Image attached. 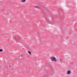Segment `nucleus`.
<instances>
[{"mask_svg": "<svg viewBox=\"0 0 77 77\" xmlns=\"http://www.w3.org/2000/svg\"><path fill=\"white\" fill-rule=\"evenodd\" d=\"M2 51H3V50H2V49H0V52Z\"/></svg>", "mask_w": 77, "mask_h": 77, "instance_id": "6", "label": "nucleus"}, {"mask_svg": "<svg viewBox=\"0 0 77 77\" xmlns=\"http://www.w3.org/2000/svg\"><path fill=\"white\" fill-rule=\"evenodd\" d=\"M51 60H52V61H54V62H56V61H57L56 59L54 57H53L51 58Z\"/></svg>", "mask_w": 77, "mask_h": 77, "instance_id": "1", "label": "nucleus"}, {"mask_svg": "<svg viewBox=\"0 0 77 77\" xmlns=\"http://www.w3.org/2000/svg\"><path fill=\"white\" fill-rule=\"evenodd\" d=\"M26 1V0H22L21 1L22 2H24Z\"/></svg>", "mask_w": 77, "mask_h": 77, "instance_id": "4", "label": "nucleus"}, {"mask_svg": "<svg viewBox=\"0 0 77 77\" xmlns=\"http://www.w3.org/2000/svg\"><path fill=\"white\" fill-rule=\"evenodd\" d=\"M35 8H38V9H39V8L38 6H35Z\"/></svg>", "mask_w": 77, "mask_h": 77, "instance_id": "5", "label": "nucleus"}, {"mask_svg": "<svg viewBox=\"0 0 77 77\" xmlns=\"http://www.w3.org/2000/svg\"><path fill=\"white\" fill-rule=\"evenodd\" d=\"M28 53H29V54H31V52L30 51H28Z\"/></svg>", "mask_w": 77, "mask_h": 77, "instance_id": "3", "label": "nucleus"}, {"mask_svg": "<svg viewBox=\"0 0 77 77\" xmlns=\"http://www.w3.org/2000/svg\"><path fill=\"white\" fill-rule=\"evenodd\" d=\"M20 57V56H19V57Z\"/></svg>", "mask_w": 77, "mask_h": 77, "instance_id": "8", "label": "nucleus"}, {"mask_svg": "<svg viewBox=\"0 0 77 77\" xmlns=\"http://www.w3.org/2000/svg\"><path fill=\"white\" fill-rule=\"evenodd\" d=\"M70 73H71V71L69 70L67 72V74H69Z\"/></svg>", "mask_w": 77, "mask_h": 77, "instance_id": "2", "label": "nucleus"}, {"mask_svg": "<svg viewBox=\"0 0 77 77\" xmlns=\"http://www.w3.org/2000/svg\"><path fill=\"white\" fill-rule=\"evenodd\" d=\"M21 56H22V55H21Z\"/></svg>", "mask_w": 77, "mask_h": 77, "instance_id": "7", "label": "nucleus"}]
</instances>
